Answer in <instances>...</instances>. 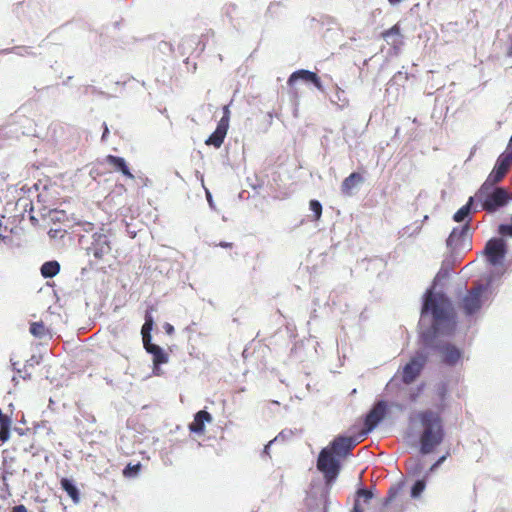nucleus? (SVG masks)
<instances>
[{"label": "nucleus", "mask_w": 512, "mask_h": 512, "mask_svg": "<svg viewBox=\"0 0 512 512\" xmlns=\"http://www.w3.org/2000/svg\"><path fill=\"white\" fill-rule=\"evenodd\" d=\"M419 336L424 349L437 351L441 362L456 366L463 358V351L452 343L444 342L439 336H450L456 329V320L449 297L444 292H436L434 286L428 288L422 298L419 320Z\"/></svg>", "instance_id": "1"}, {"label": "nucleus", "mask_w": 512, "mask_h": 512, "mask_svg": "<svg viewBox=\"0 0 512 512\" xmlns=\"http://www.w3.org/2000/svg\"><path fill=\"white\" fill-rule=\"evenodd\" d=\"M422 432L420 434V453L428 455L432 453L444 440L445 431L441 416L431 409L420 411L416 415Z\"/></svg>", "instance_id": "2"}, {"label": "nucleus", "mask_w": 512, "mask_h": 512, "mask_svg": "<svg viewBox=\"0 0 512 512\" xmlns=\"http://www.w3.org/2000/svg\"><path fill=\"white\" fill-rule=\"evenodd\" d=\"M474 197L481 202L482 209L488 213L496 212L512 200V195L505 188L495 187L490 180H486L481 185Z\"/></svg>", "instance_id": "3"}, {"label": "nucleus", "mask_w": 512, "mask_h": 512, "mask_svg": "<svg viewBox=\"0 0 512 512\" xmlns=\"http://www.w3.org/2000/svg\"><path fill=\"white\" fill-rule=\"evenodd\" d=\"M491 281L488 283H476L467 291L460 302V308L466 316L476 314L482 307V294L487 291Z\"/></svg>", "instance_id": "4"}, {"label": "nucleus", "mask_w": 512, "mask_h": 512, "mask_svg": "<svg viewBox=\"0 0 512 512\" xmlns=\"http://www.w3.org/2000/svg\"><path fill=\"white\" fill-rule=\"evenodd\" d=\"M331 449L323 448L317 459V468L324 474L327 481L335 480L341 468V463Z\"/></svg>", "instance_id": "5"}, {"label": "nucleus", "mask_w": 512, "mask_h": 512, "mask_svg": "<svg viewBox=\"0 0 512 512\" xmlns=\"http://www.w3.org/2000/svg\"><path fill=\"white\" fill-rule=\"evenodd\" d=\"M110 238L111 230L108 228L102 227L99 231L94 232L91 244L87 248L88 253H91L97 260H101L112 250Z\"/></svg>", "instance_id": "6"}, {"label": "nucleus", "mask_w": 512, "mask_h": 512, "mask_svg": "<svg viewBox=\"0 0 512 512\" xmlns=\"http://www.w3.org/2000/svg\"><path fill=\"white\" fill-rule=\"evenodd\" d=\"M428 360L426 349L418 350L411 360L403 367L402 381L411 384L416 380Z\"/></svg>", "instance_id": "7"}, {"label": "nucleus", "mask_w": 512, "mask_h": 512, "mask_svg": "<svg viewBox=\"0 0 512 512\" xmlns=\"http://www.w3.org/2000/svg\"><path fill=\"white\" fill-rule=\"evenodd\" d=\"M507 243L503 238H491L487 241L483 253L487 261L493 265H500L507 254Z\"/></svg>", "instance_id": "8"}, {"label": "nucleus", "mask_w": 512, "mask_h": 512, "mask_svg": "<svg viewBox=\"0 0 512 512\" xmlns=\"http://www.w3.org/2000/svg\"><path fill=\"white\" fill-rule=\"evenodd\" d=\"M388 410V405L385 400H379L374 403L372 408L366 414L364 419V430L362 436L371 433L378 424L385 418Z\"/></svg>", "instance_id": "9"}, {"label": "nucleus", "mask_w": 512, "mask_h": 512, "mask_svg": "<svg viewBox=\"0 0 512 512\" xmlns=\"http://www.w3.org/2000/svg\"><path fill=\"white\" fill-rule=\"evenodd\" d=\"M507 150L508 152L502 153L498 157L493 170L486 179L490 180L491 183L496 184L500 182L504 178L507 171L509 170L510 165L512 164V135Z\"/></svg>", "instance_id": "10"}, {"label": "nucleus", "mask_w": 512, "mask_h": 512, "mask_svg": "<svg viewBox=\"0 0 512 512\" xmlns=\"http://www.w3.org/2000/svg\"><path fill=\"white\" fill-rule=\"evenodd\" d=\"M360 442L357 436L338 435L328 446L339 458H344L351 453L353 448Z\"/></svg>", "instance_id": "11"}, {"label": "nucleus", "mask_w": 512, "mask_h": 512, "mask_svg": "<svg viewBox=\"0 0 512 512\" xmlns=\"http://www.w3.org/2000/svg\"><path fill=\"white\" fill-rule=\"evenodd\" d=\"M299 80H301L305 83L313 84L319 91L324 90L320 77L313 71L306 70V69H300V70L294 71L289 76L287 83L289 86H292Z\"/></svg>", "instance_id": "12"}, {"label": "nucleus", "mask_w": 512, "mask_h": 512, "mask_svg": "<svg viewBox=\"0 0 512 512\" xmlns=\"http://www.w3.org/2000/svg\"><path fill=\"white\" fill-rule=\"evenodd\" d=\"M470 230V224L466 222L461 227H455L446 240V245L451 251H455L464 245L465 238Z\"/></svg>", "instance_id": "13"}, {"label": "nucleus", "mask_w": 512, "mask_h": 512, "mask_svg": "<svg viewBox=\"0 0 512 512\" xmlns=\"http://www.w3.org/2000/svg\"><path fill=\"white\" fill-rule=\"evenodd\" d=\"M228 131L226 120L219 121L215 131L206 139L205 144L220 148Z\"/></svg>", "instance_id": "14"}, {"label": "nucleus", "mask_w": 512, "mask_h": 512, "mask_svg": "<svg viewBox=\"0 0 512 512\" xmlns=\"http://www.w3.org/2000/svg\"><path fill=\"white\" fill-rule=\"evenodd\" d=\"M211 421V414L206 410H200L194 415V420L189 424V430L195 434H202L205 431V423Z\"/></svg>", "instance_id": "15"}, {"label": "nucleus", "mask_w": 512, "mask_h": 512, "mask_svg": "<svg viewBox=\"0 0 512 512\" xmlns=\"http://www.w3.org/2000/svg\"><path fill=\"white\" fill-rule=\"evenodd\" d=\"M146 352L153 356V372L155 375H159V366L168 362V354L157 344L147 348Z\"/></svg>", "instance_id": "16"}, {"label": "nucleus", "mask_w": 512, "mask_h": 512, "mask_svg": "<svg viewBox=\"0 0 512 512\" xmlns=\"http://www.w3.org/2000/svg\"><path fill=\"white\" fill-rule=\"evenodd\" d=\"M364 182V177L358 172H352L341 184V193L345 196H351L353 189Z\"/></svg>", "instance_id": "17"}, {"label": "nucleus", "mask_w": 512, "mask_h": 512, "mask_svg": "<svg viewBox=\"0 0 512 512\" xmlns=\"http://www.w3.org/2000/svg\"><path fill=\"white\" fill-rule=\"evenodd\" d=\"M106 162L111 165L115 171L121 172L124 176L133 179L134 175L130 172L126 160L123 157L107 155Z\"/></svg>", "instance_id": "18"}, {"label": "nucleus", "mask_w": 512, "mask_h": 512, "mask_svg": "<svg viewBox=\"0 0 512 512\" xmlns=\"http://www.w3.org/2000/svg\"><path fill=\"white\" fill-rule=\"evenodd\" d=\"M61 488L67 493L74 504L80 502V491L73 479L62 478L60 481Z\"/></svg>", "instance_id": "19"}, {"label": "nucleus", "mask_w": 512, "mask_h": 512, "mask_svg": "<svg viewBox=\"0 0 512 512\" xmlns=\"http://www.w3.org/2000/svg\"><path fill=\"white\" fill-rule=\"evenodd\" d=\"M474 199V196L469 197L467 203L464 206H462L458 211H456V213L453 215V220L455 222H468L470 224V214L473 210Z\"/></svg>", "instance_id": "20"}, {"label": "nucleus", "mask_w": 512, "mask_h": 512, "mask_svg": "<svg viewBox=\"0 0 512 512\" xmlns=\"http://www.w3.org/2000/svg\"><path fill=\"white\" fill-rule=\"evenodd\" d=\"M59 272L60 264L56 260L46 261L40 267V273L46 279L55 277Z\"/></svg>", "instance_id": "21"}, {"label": "nucleus", "mask_w": 512, "mask_h": 512, "mask_svg": "<svg viewBox=\"0 0 512 512\" xmlns=\"http://www.w3.org/2000/svg\"><path fill=\"white\" fill-rule=\"evenodd\" d=\"M29 331L34 337L40 339L44 338L48 333V330L42 321L31 323Z\"/></svg>", "instance_id": "22"}, {"label": "nucleus", "mask_w": 512, "mask_h": 512, "mask_svg": "<svg viewBox=\"0 0 512 512\" xmlns=\"http://www.w3.org/2000/svg\"><path fill=\"white\" fill-rule=\"evenodd\" d=\"M407 472L413 476H419L423 470V464L419 459H411L406 463Z\"/></svg>", "instance_id": "23"}, {"label": "nucleus", "mask_w": 512, "mask_h": 512, "mask_svg": "<svg viewBox=\"0 0 512 512\" xmlns=\"http://www.w3.org/2000/svg\"><path fill=\"white\" fill-rule=\"evenodd\" d=\"M49 221L53 223H65L68 221V215L64 210H51L48 214Z\"/></svg>", "instance_id": "24"}, {"label": "nucleus", "mask_w": 512, "mask_h": 512, "mask_svg": "<svg viewBox=\"0 0 512 512\" xmlns=\"http://www.w3.org/2000/svg\"><path fill=\"white\" fill-rule=\"evenodd\" d=\"M402 489V483H398L389 488L387 496L383 499L382 505L384 507L388 506L399 494Z\"/></svg>", "instance_id": "25"}, {"label": "nucleus", "mask_w": 512, "mask_h": 512, "mask_svg": "<svg viewBox=\"0 0 512 512\" xmlns=\"http://www.w3.org/2000/svg\"><path fill=\"white\" fill-rule=\"evenodd\" d=\"M426 487V480L425 477L422 479H417L414 484L411 487V497L412 498H418L422 494V492L425 490Z\"/></svg>", "instance_id": "26"}, {"label": "nucleus", "mask_w": 512, "mask_h": 512, "mask_svg": "<svg viewBox=\"0 0 512 512\" xmlns=\"http://www.w3.org/2000/svg\"><path fill=\"white\" fill-rule=\"evenodd\" d=\"M141 463L131 464L129 463L124 469H123V475L126 478H134L136 477L140 470H141Z\"/></svg>", "instance_id": "27"}, {"label": "nucleus", "mask_w": 512, "mask_h": 512, "mask_svg": "<svg viewBox=\"0 0 512 512\" xmlns=\"http://www.w3.org/2000/svg\"><path fill=\"white\" fill-rule=\"evenodd\" d=\"M374 497V492L372 489L361 487L356 492V499L363 498L365 502H368Z\"/></svg>", "instance_id": "28"}, {"label": "nucleus", "mask_w": 512, "mask_h": 512, "mask_svg": "<svg viewBox=\"0 0 512 512\" xmlns=\"http://www.w3.org/2000/svg\"><path fill=\"white\" fill-rule=\"evenodd\" d=\"M309 208L313 212L314 220H319L322 215V204L318 200H311Z\"/></svg>", "instance_id": "29"}, {"label": "nucleus", "mask_w": 512, "mask_h": 512, "mask_svg": "<svg viewBox=\"0 0 512 512\" xmlns=\"http://www.w3.org/2000/svg\"><path fill=\"white\" fill-rule=\"evenodd\" d=\"M498 233L501 236L512 237V216L510 223H502L498 226Z\"/></svg>", "instance_id": "30"}, {"label": "nucleus", "mask_w": 512, "mask_h": 512, "mask_svg": "<svg viewBox=\"0 0 512 512\" xmlns=\"http://www.w3.org/2000/svg\"><path fill=\"white\" fill-rule=\"evenodd\" d=\"M335 97L336 99H332L331 101L341 107L345 106L348 102L345 97V92L338 87L336 89Z\"/></svg>", "instance_id": "31"}, {"label": "nucleus", "mask_w": 512, "mask_h": 512, "mask_svg": "<svg viewBox=\"0 0 512 512\" xmlns=\"http://www.w3.org/2000/svg\"><path fill=\"white\" fill-rule=\"evenodd\" d=\"M400 35V28L398 25H394L393 27H391L390 29L384 31L382 33V36L383 38L389 42V40L394 37V36H399Z\"/></svg>", "instance_id": "32"}, {"label": "nucleus", "mask_w": 512, "mask_h": 512, "mask_svg": "<svg viewBox=\"0 0 512 512\" xmlns=\"http://www.w3.org/2000/svg\"><path fill=\"white\" fill-rule=\"evenodd\" d=\"M292 435H293L292 430L284 429L273 439V441H275V442L285 441L287 439H290L292 437Z\"/></svg>", "instance_id": "33"}, {"label": "nucleus", "mask_w": 512, "mask_h": 512, "mask_svg": "<svg viewBox=\"0 0 512 512\" xmlns=\"http://www.w3.org/2000/svg\"><path fill=\"white\" fill-rule=\"evenodd\" d=\"M65 233H66V229H62V228H51L48 231V235L52 239L62 238Z\"/></svg>", "instance_id": "34"}, {"label": "nucleus", "mask_w": 512, "mask_h": 512, "mask_svg": "<svg viewBox=\"0 0 512 512\" xmlns=\"http://www.w3.org/2000/svg\"><path fill=\"white\" fill-rule=\"evenodd\" d=\"M447 393H448V387H447V384L446 383H441L438 388H437V395L439 396L440 400L442 402L445 401L446 399V396H447Z\"/></svg>", "instance_id": "35"}, {"label": "nucleus", "mask_w": 512, "mask_h": 512, "mask_svg": "<svg viewBox=\"0 0 512 512\" xmlns=\"http://www.w3.org/2000/svg\"><path fill=\"white\" fill-rule=\"evenodd\" d=\"M141 335H142V341H143V346H144L145 350H147V348H150V346L155 345L154 343H152L151 334H149V335L141 334Z\"/></svg>", "instance_id": "36"}, {"label": "nucleus", "mask_w": 512, "mask_h": 512, "mask_svg": "<svg viewBox=\"0 0 512 512\" xmlns=\"http://www.w3.org/2000/svg\"><path fill=\"white\" fill-rule=\"evenodd\" d=\"M152 311H153V307H149L146 311H145V323H149V324H152L154 325V319H153V316H152Z\"/></svg>", "instance_id": "37"}, {"label": "nucleus", "mask_w": 512, "mask_h": 512, "mask_svg": "<svg viewBox=\"0 0 512 512\" xmlns=\"http://www.w3.org/2000/svg\"><path fill=\"white\" fill-rule=\"evenodd\" d=\"M448 453L446 455L441 456L429 469V472H433L436 470L447 458Z\"/></svg>", "instance_id": "38"}, {"label": "nucleus", "mask_w": 512, "mask_h": 512, "mask_svg": "<svg viewBox=\"0 0 512 512\" xmlns=\"http://www.w3.org/2000/svg\"><path fill=\"white\" fill-rule=\"evenodd\" d=\"M29 49H30L29 47L22 46V47H14V48H12V51H14L17 54L23 56L25 54H29L30 53Z\"/></svg>", "instance_id": "39"}, {"label": "nucleus", "mask_w": 512, "mask_h": 512, "mask_svg": "<svg viewBox=\"0 0 512 512\" xmlns=\"http://www.w3.org/2000/svg\"><path fill=\"white\" fill-rule=\"evenodd\" d=\"M229 119H230V110L228 106H224L223 108V116L220 121L226 120L227 127L229 128Z\"/></svg>", "instance_id": "40"}, {"label": "nucleus", "mask_w": 512, "mask_h": 512, "mask_svg": "<svg viewBox=\"0 0 512 512\" xmlns=\"http://www.w3.org/2000/svg\"><path fill=\"white\" fill-rule=\"evenodd\" d=\"M153 326L152 324H149V323H145L143 324L142 328H141V334H145V335H149L151 334V331L153 329Z\"/></svg>", "instance_id": "41"}, {"label": "nucleus", "mask_w": 512, "mask_h": 512, "mask_svg": "<svg viewBox=\"0 0 512 512\" xmlns=\"http://www.w3.org/2000/svg\"><path fill=\"white\" fill-rule=\"evenodd\" d=\"M0 240L6 245H12V238L3 232H0Z\"/></svg>", "instance_id": "42"}, {"label": "nucleus", "mask_w": 512, "mask_h": 512, "mask_svg": "<svg viewBox=\"0 0 512 512\" xmlns=\"http://www.w3.org/2000/svg\"><path fill=\"white\" fill-rule=\"evenodd\" d=\"M206 199H207V202L209 204V207L213 210H215V204H214V201H213V197H212V194L209 190L206 189Z\"/></svg>", "instance_id": "43"}, {"label": "nucleus", "mask_w": 512, "mask_h": 512, "mask_svg": "<svg viewBox=\"0 0 512 512\" xmlns=\"http://www.w3.org/2000/svg\"><path fill=\"white\" fill-rule=\"evenodd\" d=\"M108 135H109V128H108L107 124L104 122L103 123V133H102V136H101V140L103 142H105L107 140Z\"/></svg>", "instance_id": "44"}, {"label": "nucleus", "mask_w": 512, "mask_h": 512, "mask_svg": "<svg viewBox=\"0 0 512 512\" xmlns=\"http://www.w3.org/2000/svg\"><path fill=\"white\" fill-rule=\"evenodd\" d=\"M273 443H276L275 441L271 440L270 442H268V444L265 445L263 451H262V455H267L269 456V452H270V447Z\"/></svg>", "instance_id": "45"}, {"label": "nucleus", "mask_w": 512, "mask_h": 512, "mask_svg": "<svg viewBox=\"0 0 512 512\" xmlns=\"http://www.w3.org/2000/svg\"><path fill=\"white\" fill-rule=\"evenodd\" d=\"M164 329L168 335H172L174 333V327L170 323H165Z\"/></svg>", "instance_id": "46"}, {"label": "nucleus", "mask_w": 512, "mask_h": 512, "mask_svg": "<svg viewBox=\"0 0 512 512\" xmlns=\"http://www.w3.org/2000/svg\"><path fill=\"white\" fill-rule=\"evenodd\" d=\"M351 512H363L361 506H360V502L358 499H355V502H354V505H353V509Z\"/></svg>", "instance_id": "47"}, {"label": "nucleus", "mask_w": 512, "mask_h": 512, "mask_svg": "<svg viewBox=\"0 0 512 512\" xmlns=\"http://www.w3.org/2000/svg\"><path fill=\"white\" fill-rule=\"evenodd\" d=\"M11 512H27V509L24 505L20 504L12 508Z\"/></svg>", "instance_id": "48"}, {"label": "nucleus", "mask_w": 512, "mask_h": 512, "mask_svg": "<svg viewBox=\"0 0 512 512\" xmlns=\"http://www.w3.org/2000/svg\"><path fill=\"white\" fill-rule=\"evenodd\" d=\"M34 363H38V360L36 359V356H32L30 359L26 360L25 367L33 366Z\"/></svg>", "instance_id": "49"}, {"label": "nucleus", "mask_w": 512, "mask_h": 512, "mask_svg": "<svg viewBox=\"0 0 512 512\" xmlns=\"http://www.w3.org/2000/svg\"><path fill=\"white\" fill-rule=\"evenodd\" d=\"M448 275V271L445 270L443 267L439 270L436 278H440V277H446Z\"/></svg>", "instance_id": "50"}, {"label": "nucleus", "mask_w": 512, "mask_h": 512, "mask_svg": "<svg viewBox=\"0 0 512 512\" xmlns=\"http://www.w3.org/2000/svg\"><path fill=\"white\" fill-rule=\"evenodd\" d=\"M219 246L223 247V248H230L232 246V243H229V242H220L219 243Z\"/></svg>", "instance_id": "51"}, {"label": "nucleus", "mask_w": 512, "mask_h": 512, "mask_svg": "<svg viewBox=\"0 0 512 512\" xmlns=\"http://www.w3.org/2000/svg\"><path fill=\"white\" fill-rule=\"evenodd\" d=\"M507 56L508 57H512V38H511V43H510V46L507 50Z\"/></svg>", "instance_id": "52"}, {"label": "nucleus", "mask_w": 512, "mask_h": 512, "mask_svg": "<svg viewBox=\"0 0 512 512\" xmlns=\"http://www.w3.org/2000/svg\"><path fill=\"white\" fill-rule=\"evenodd\" d=\"M12 367H13V370H15L16 372L20 373L21 370L19 368H17V363L16 362H12Z\"/></svg>", "instance_id": "53"}, {"label": "nucleus", "mask_w": 512, "mask_h": 512, "mask_svg": "<svg viewBox=\"0 0 512 512\" xmlns=\"http://www.w3.org/2000/svg\"><path fill=\"white\" fill-rule=\"evenodd\" d=\"M0 482L7 487V483H6V477L3 475Z\"/></svg>", "instance_id": "54"}, {"label": "nucleus", "mask_w": 512, "mask_h": 512, "mask_svg": "<svg viewBox=\"0 0 512 512\" xmlns=\"http://www.w3.org/2000/svg\"><path fill=\"white\" fill-rule=\"evenodd\" d=\"M0 232H3L4 234H6L7 232V227H2V225L0 224Z\"/></svg>", "instance_id": "55"}, {"label": "nucleus", "mask_w": 512, "mask_h": 512, "mask_svg": "<svg viewBox=\"0 0 512 512\" xmlns=\"http://www.w3.org/2000/svg\"><path fill=\"white\" fill-rule=\"evenodd\" d=\"M391 4H398L400 3L402 0H388Z\"/></svg>", "instance_id": "56"}, {"label": "nucleus", "mask_w": 512, "mask_h": 512, "mask_svg": "<svg viewBox=\"0 0 512 512\" xmlns=\"http://www.w3.org/2000/svg\"><path fill=\"white\" fill-rule=\"evenodd\" d=\"M416 396H417L416 394H413V395H411L410 399H411L412 401H414V400L416 399Z\"/></svg>", "instance_id": "57"}]
</instances>
